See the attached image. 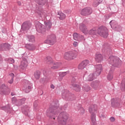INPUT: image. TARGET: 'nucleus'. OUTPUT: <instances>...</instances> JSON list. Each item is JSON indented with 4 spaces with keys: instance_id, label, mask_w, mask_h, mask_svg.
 I'll use <instances>...</instances> for the list:
<instances>
[{
    "instance_id": "1",
    "label": "nucleus",
    "mask_w": 125,
    "mask_h": 125,
    "mask_svg": "<svg viewBox=\"0 0 125 125\" xmlns=\"http://www.w3.org/2000/svg\"><path fill=\"white\" fill-rule=\"evenodd\" d=\"M45 26L46 28L44 27V25H42V23L38 22L36 25V30L39 33H41L42 34H44L45 31L47 30H50L52 26V23L50 21L44 22Z\"/></svg>"
},
{
    "instance_id": "2",
    "label": "nucleus",
    "mask_w": 125,
    "mask_h": 125,
    "mask_svg": "<svg viewBox=\"0 0 125 125\" xmlns=\"http://www.w3.org/2000/svg\"><path fill=\"white\" fill-rule=\"evenodd\" d=\"M47 64L49 65H51V68L53 70H56V69H58L62 63L61 62H55L53 61V60L51 58H47Z\"/></svg>"
},
{
    "instance_id": "3",
    "label": "nucleus",
    "mask_w": 125,
    "mask_h": 125,
    "mask_svg": "<svg viewBox=\"0 0 125 125\" xmlns=\"http://www.w3.org/2000/svg\"><path fill=\"white\" fill-rule=\"evenodd\" d=\"M78 52L76 51H72L66 52L64 55V58L66 60H74L77 58Z\"/></svg>"
},
{
    "instance_id": "4",
    "label": "nucleus",
    "mask_w": 125,
    "mask_h": 125,
    "mask_svg": "<svg viewBox=\"0 0 125 125\" xmlns=\"http://www.w3.org/2000/svg\"><path fill=\"white\" fill-rule=\"evenodd\" d=\"M108 61L109 63L113 66H115V67H119V66H121V60L120 59L117 57L111 56L108 59Z\"/></svg>"
},
{
    "instance_id": "5",
    "label": "nucleus",
    "mask_w": 125,
    "mask_h": 125,
    "mask_svg": "<svg viewBox=\"0 0 125 125\" xmlns=\"http://www.w3.org/2000/svg\"><path fill=\"white\" fill-rule=\"evenodd\" d=\"M108 61L109 63L113 66H115V67H119V66H121V60L120 59L117 57L111 56L108 59Z\"/></svg>"
},
{
    "instance_id": "6",
    "label": "nucleus",
    "mask_w": 125,
    "mask_h": 125,
    "mask_svg": "<svg viewBox=\"0 0 125 125\" xmlns=\"http://www.w3.org/2000/svg\"><path fill=\"white\" fill-rule=\"evenodd\" d=\"M97 34L103 38L108 37V29L105 26H101L97 30Z\"/></svg>"
},
{
    "instance_id": "7",
    "label": "nucleus",
    "mask_w": 125,
    "mask_h": 125,
    "mask_svg": "<svg viewBox=\"0 0 125 125\" xmlns=\"http://www.w3.org/2000/svg\"><path fill=\"white\" fill-rule=\"evenodd\" d=\"M56 42V36L54 34L48 35L47 37V40L44 41L45 43L53 45Z\"/></svg>"
},
{
    "instance_id": "8",
    "label": "nucleus",
    "mask_w": 125,
    "mask_h": 125,
    "mask_svg": "<svg viewBox=\"0 0 125 125\" xmlns=\"http://www.w3.org/2000/svg\"><path fill=\"white\" fill-rule=\"evenodd\" d=\"M111 28L114 30H116L119 32L122 31V26L119 24L115 21H111L109 23Z\"/></svg>"
},
{
    "instance_id": "9",
    "label": "nucleus",
    "mask_w": 125,
    "mask_h": 125,
    "mask_svg": "<svg viewBox=\"0 0 125 125\" xmlns=\"http://www.w3.org/2000/svg\"><path fill=\"white\" fill-rule=\"evenodd\" d=\"M91 13H92V9L90 7L84 8L81 11V14L83 15V16L90 15Z\"/></svg>"
},
{
    "instance_id": "10",
    "label": "nucleus",
    "mask_w": 125,
    "mask_h": 125,
    "mask_svg": "<svg viewBox=\"0 0 125 125\" xmlns=\"http://www.w3.org/2000/svg\"><path fill=\"white\" fill-rule=\"evenodd\" d=\"M89 64V61L86 60L83 61L81 63H80L78 65V69L79 70H83Z\"/></svg>"
},
{
    "instance_id": "11",
    "label": "nucleus",
    "mask_w": 125,
    "mask_h": 125,
    "mask_svg": "<svg viewBox=\"0 0 125 125\" xmlns=\"http://www.w3.org/2000/svg\"><path fill=\"white\" fill-rule=\"evenodd\" d=\"M79 29L85 35L88 34V30H87V27H86V25L84 23H80L79 24Z\"/></svg>"
},
{
    "instance_id": "12",
    "label": "nucleus",
    "mask_w": 125,
    "mask_h": 125,
    "mask_svg": "<svg viewBox=\"0 0 125 125\" xmlns=\"http://www.w3.org/2000/svg\"><path fill=\"white\" fill-rule=\"evenodd\" d=\"M102 71V65L97 64L95 65V74L96 76H99L100 74H101Z\"/></svg>"
},
{
    "instance_id": "13",
    "label": "nucleus",
    "mask_w": 125,
    "mask_h": 125,
    "mask_svg": "<svg viewBox=\"0 0 125 125\" xmlns=\"http://www.w3.org/2000/svg\"><path fill=\"white\" fill-rule=\"evenodd\" d=\"M31 26L32 24L29 21L24 22L21 26L22 30L26 31V30H29L30 28H31Z\"/></svg>"
},
{
    "instance_id": "14",
    "label": "nucleus",
    "mask_w": 125,
    "mask_h": 125,
    "mask_svg": "<svg viewBox=\"0 0 125 125\" xmlns=\"http://www.w3.org/2000/svg\"><path fill=\"white\" fill-rule=\"evenodd\" d=\"M60 117H61L62 119V121L63 122V124L64 125H66V123L65 122L68 120V115L66 113H62L60 114Z\"/></svg>"
},
{
    "instance_id": "15",
    "label": "nucleus",
    "mask_w": 125,
    "mask_h": 125,
    "mask_svg": "<svg viewBox=\"0 0 125 125\" xmlns=\"http://www.w3.org/2000/svg\"><path fill=\"white\" fill-rule=\"evenodd\" d=\"M26 48L30 51H34L36 50V46L33 44H27L25 45Z\"/></svg>"
},
{
    "instance_id": "16",
    "label": "nucleus",
    "mask_w": 125,
    "mask_h": 125,
    "mask_svg": "<svg viewBox=\"0 0 125 125\" xmlns=\"http://www.w3.org/2000/svg\"><path fill=\"white\" fill-rule=\"evenodd\" d=\"M95 59L97 62H100L103 60V56L101 54H97Z\"/></svg>"
},
{
    "instance_id": "17",
    "label": "nucleus",
    "mask_w": 125,
    "mask_h": 125,
    "mask_svg": "<svg viewBox=\"0 0 125 125\" xmlns=\"http://www.w3.org/2000/svg\"><path fill=\"white\" fill-rule=\"evenodd\" d=\"M27 66H28V62L26 60H23L21 61L20 67L21 69H22L23 70H25L26 68H27Z\"/></svg>"
},
{
    "instance_id": "18",
    "label": "nucleus",
    "mask_w": 125,
    "mask_h": 125,
    "mask_svg": "<svg viewBox=\"0 0 125 125\" xmlns=\"http://www.w3.org/2000/svg\"><path fill=\"white\" fill-rule=\"evenodd\" d=\"M111 105L113 107L115 106H119L120 105V100H115L114 99L111 100Z\"/></svg>"
},
{
    "instance_id": "19",
    "label": "nucleus",
    "mask_w": 125,
    "mask_h": 125,
    "mask_svg": "<svg viewBox=\"0 0 125 125\" xmlns=\"http://www.w3.org/2000/svg\"><path fill=\"white\" fill-rule=\"evenodd\" d=\"M88 34H89V35H92L93 36H94L95 35H97V30H96V28H94L90 30L89 31H88Z\"/></svg>"
},
{
    "instance_id": "20",
    "label": "nucleus",
    "mask_w": 125,
    "mask_h": 125,
    "mask_svg": "<svg viewBox=\"0 0 125 125\" xmlns=\"http://www.w3.org/2000/svg\"><path fill=\"white\" fill-rule=\"evenodd\" d=\"M92 87L95 89V90H97V89H99V82H95L91 84Z\"/></svg>"
},
{
    "instance_id": "21",
    "label": "nucleus",
    "mask_w": 125,
    "mask_h": 125,
    "mask_svg": "<svg viewBox=\"0 0 125 125\" xmlns=\"http://www.w3.org/2000/svg\"><path fill=\"white\" fill-rule=\"evenodd\" d=\"M58 114V111L56 108H53L50 113L51 116H57Z\"/></svg>"
},
{
    "instance_id": "22",
    "label": "nucleus",
    "mask_w": 125,
    "mask_h": 125,
    "mask_svg": "<svg viewBox=\"0 0 125 125\" xmlns=\"http://www.w3.org/2000/svg\"><path fill=\"white\" fill-rule=\"evenodd\" d=\"M101 2H102V0H94L93 5L94 6H98Z\"/></svg>"
},
{
    "instance_id": "23",
    "label": "nucleus",
    "mask_w": 125,
    "mask_h": 125,
    "mask_svg": "<svg viewBox=\"0 0 125 125\" xmlns=\"http://www.w3.org/2000/svg\"><path fill=\"white\" fill-rule=\"evenodd\" d=\"M94 79V75L93 73L90 74L87 77V80L89 82H91V81H93Z\"/></svg>"
},
{
    "instance_id": "24",
    "label": "nucleus",
    "mask_w": 125,
    "mask_h": 125,
    "mask_svg": "<svg viewBox=\"0 0 125 125\" xmlns=\"http://www.w3.org/2000/svg\"><path fill=\"white\" fill-rule=\"evenodd\" d=\"M79 34L75 33L73 34V39L75 41H79L80 40V36Z\"/></svg>"
},
{
    "instance_id": "25",
    "label": "nucleus",
    "mask_w": 125,
    "mask_h": 125,
    "mask_svg": "<svg viewBox=\"0 0 125 125\" xmlns=\"http://www.w3.org/2000/svg\"><path fill=\"white\" fill-rule=\"evenodd\" d=\"M73 89L74 90H76V91H80L81 90V87L79 85H77L76 84H74L73 85Z\"/></svg>"
},
{
    "instance_id": "26",
    "label": "nucleus",
    "mask_w": 125,
    "mask_h": 125,
    "mask_svg": "<svg viewBox=\"0 0 125 125\" xmlns=\"http://www.w3.org/2000/svg\"><path fill=\"white\" fill-rule=\"evenodd\" d=\"M35 78L38 80L41 77V72L39 71H37L34 73Z\"/></svg>"
},
{
    "instance_id": "27",
    "label": "nucleus",
    "mask_w": 125,
    "mask_h": 125,
    "mask_svg": "<svg viewBox=\"0 0 125 125\" xmlns=\"http://www.w3.org/2000/svg\"><path fill=\"white\" fill-rule=\"evenodd\" d=\"M24 85H25V86H28V87H27L28 89L30 90V89H32V86H31V84L30 83V82L28 81H26L25 82Z\"/></svg>"
},
{
    "instance_id": "28",
    "label": "nucleus",
    "mask_w": 125,
    "mask_h": 125,
    "mask_svg": "<svg viewBox=\"0 0 125 125\" xmlns=\"http://www.w3.org/2000/svg\"><path fill=\"white\" fill-rule=\"evenodd\" d=\"M107 79L109 81H111L113 80V72L110 71L108 76H107Z\"/></svg>"
},
{
    "instance_id": "29",
    "label": "nucleus",
    "mask_w": 125,
    "mask_h": 125,
    "mask_svg": "<svg viewBox=\"0 0 125 125\" xmlns=\"http://www.w3.org/2000/svg\"><path fill=\"white\" fill-rule=\"evenodd\" d=\"M28 38L29 42H35V37H34V36L29 35Z\"/></svg>"
},
{
    "instance_id": "30",
    "label": "nucleus",
    "mask_w": 125,
    "mask_h": 125,
    "mask_svg": "<svg viewBox=\"0 0 125 125\" xmlns=\"http://www.w3.org/2000/svg\"><path fill=\"white\" fill-rule=\"evenodd\" d=\"M7 44H4L0 46V50H6Z\"/></svg>"
},
{
    "instance_id": "31",
    "label": "nucleus",
    "mask_w": 125,
    "mask_h": 125,
    "mask_svg": "<svg viewBox=\"0 0 125 125\" xmlns=\"http://www.w3.org/2000/svg\"><path fill=\"white\" fill-rule=\"evenodd\" d=\"M60 17H59V18L61 20H63V19H65V18H66V15L63 13H61L60 14Z\"/></svg>"
},
{
    "instance_id": "32",
    "label": "nucleus",
    "mask_w": 125,
    "mask_h": 125,
    "mask_svg": "<svg viewBox=\"0 0 125 125\" xmlns=\"http://www.w3.org/2000/svg\"><path fill=\"white\" fill-rule=\"evenodd\" d=\"M91 119L93 123H95V122H96V119L95 118V114H92L91 116Z\"/></svg>"
},
{
    "instance_id": "33",
    "label": "nucleus",
    "mask_w": 125,
    "mask_h": 125,
    "mask_svg": "<svg viewBox=\"0 0 125 125\" xmlns=\"http://www.w3.org/2000/svg\"><path fill=\"white\" fill-rule=\"evenodd\" d=\"M10 77H11V80L9 81V83H13V79L14 78V74L13 73H11L10 74Z\"/></svg>"
},
{
    "instance_id": "34",
    "label": "nucleus",
    "mask_w": 125,
    "mask_h": 125,
    "mask_svg": "<svg viewBox=\"0 0 125 125\" xmlns=\"http://www.w3.org/2000/svg\"><path fill=\"white\" fill-rule=\"evenodd\" d=\"M84 90H85L86 91H89V90H90V89H91V88L90 87V86H85V87H84Z\"/></svg>"
},
{
    "instance_id": "35",
    "label": "nucleus",
    "mask_w": 125,
    "mask_h": 125,
    "mask_svg": "<svg viewBox=\"0 0 125 125\" xmlns=\"http://www.w3.org/2000/svg\"><path fill=\"white\" fill-rule=\"evenodd\" d=\"M67 75L66 72H62L60 74V78H63V77H65V76Z\"/></svg>"
},
{
    "instance_id": "36",
    "label": "nucleus",
    "mask_w": 125,
    "mask_h": 125,
    "mask_svg": "<svg viewBox=\"0 0 125 125\" xmlns=\"http://www.w3.org/2000/svg\"><path fill=\"white\" fill-rule=\"evenodd\" d=\"M84 37L83 35H80L79 41H85Z\"/></svg>"
},
{
    "instance_id": "37",
    "label": "nucleus",
    "mask_w": 125,
    "mask_h": 125,
    "mask_svg": "<svg viewBox=\"0 0 125 125\" xmlns=\"http://www.w3.org/2000/svg\"><path fill=\"white\" fill-rule=\"evenodd\" d=\"M0 88L1 89H6V88H7V87L6 86H5V84H2V85L0 86Z\"/></svg>"
},
{
    "instance_id": "38",
    "label": "nucleus",
    "mask_w": 125,
    "mask_h": 125,
    "mask_svg": "<svg viewBox=\"0 0 125 125\" xmlns=\"http://www.w3.org/2000/svg\"><path fill=\"white\" fill-rule=\"evenodd\" d=\"M79 111L80 112V113H81V114H83V113H84V109H83V107H81Z\"/></svg>"
},
{
    "instance_id": "39",
    "label": "nucleus",
    "mask_w": 125,
    "mask_h": 125,
    "mask_svg": "<svg viewBox=\"0 0 125 125\" xmlns=\"http://www.w3.org/2000/svg\"><path fill=\"white\" fill-rule=\"evenodd\" d=\"M8 62L11 63V64H12L13 63H14V60L12 58H10L8 59Z\"/></svg>"
},
{
    "instance_id": "40",
    "label": "nucleus",
    "mask_w": 125,
    "mask_h": 125,
    "mask_svg": "<svg viewBox=\"0 0 125 125\" xmlns=\"http://www.w3.org/2000/svg\"><path fill=\"white\" fill-rule=\"evenodd\" d=\"M73 44L75 47H77V46L79 45V43H78L77 42H75L73 43Z\"/></svg>"
},
{
    "instance_id": "41",
    "label": "nucleus",
    "mask_w": 125,
    "mask_h": 125,
    "mask_svg": "<svg viewBox=\"0 0 125 125\" xmlns=\"http://www.w3.org/2000/svg\"><path fill=\"white\" fill-rule=\"evenodd\" d=\"M62 95H66L67 94V91L65 90L62 91Z\"/></svg>"
},
{
    "instance_id": "42",
    "label": "nucleus",
    "mask_w": 125,
    "mask_h": 125,
    "mask_svg": "<svg viewBox=\"0 0 125 125\" xmlns=\"http://www.w3.org/2000/svg\"><path fill=\"white\" fill-rule=\"evenodd\" d=\"M110 121H111V122H115V118H114V117H111L110 118Z\"/></svg>"
},
{
    "instance_id": "43",
    "label": "nucleus",
    "mask_w": 125,
    "mask_h": 125,
    "mask_svg": "<svg viewBox=\"0 0 125 125\" xmlns=\"http://www.w3.org/2000/svg\"><path fill=\"white\" fill-rule=\"evenodd\" d=\"M55 87L54 86V85H53V84L51 85V88H52L53 89H54Z\"/></svg>"
},
{
    "instance_id": "44",
    "label": "nucleus",
    "mask_w": 125,
    "mask_h": 125,
    "mask_svg": "<svg viewBox=\"0 0 125 125\" xmlns=\"http://www.w3.org/2000/svg\"><path fill=\"white\" fill-rule=\"evenodd\" d=\"M18 4H19V5H21V2L20 1L18 2Z\"/></svg>"
},
{
    "instance_id": "45",
    "label": "nucleus",
    "mask_w": 125,
    "mask_h": 125,
    "mask_svg": "<svg viewBox=\"0 0 125 125\" xmlns=\"http://www.w3.org/2000/svg\"><path fill=\"white\" fill-rule=\"evenodd\" d=\"M22 112H23V113H24V114H25V115H27V113H26L25 112V110H22Z\"/></svg>"
},
{
    "instance_id": "46",
    "label": "nucleus",
    "mask_w": 125,
    "mask_h": 125,
    "mask_svg": "<svg viewBox=\"0 0 125 125\" xmlns=\"http://www.w3.org/2000/svg\"><path fill=\"white\" fill-rule=\"evenodd\" d=\"M4 94V92H0V94Z\"/></svg>"
},
{
    "instance_id": "47",
    "label": "nucleus",
    "mask_w": 125,
    "mask_h": 125,
    "mask_svg": "<svg viewBox=\"0 0 125 125\" xmlns=\"http://www.w3.org/2000/svg\"><path fill=\"white\" fill-rule=\"evenodd\" d=\"M62 78H61L60 79H59V81H62Z\"/></svg>"
},
{
    "instance_id": "48",
    "label": "nucleus",
    "mask_w": 125,
    "mask_h": 125,
    "mask_svg": "<svg viewBox=\"0 0 125 125\" xmlns=\"http://www.w3.org/2000/svg\"><path fill=\"white\" fill-rule=\"evenodd\" d=\"M14 99H15V98H13L12 99V101L14 100Z\"/></svg>"
},
{
    "instance_id": "49",
    "label": "nucleus",
    "mask_w": 125,
    "mask_h": 125,
    "mask_svg": "<svg viewBox=\"0 0 125 125\" xmlns=\"http://www.w3.org/2000/svg\"><path fill=\"white\" fill-rule=\"evenodd\" d=\"M54 120H55V118H54Z\"/></svg>"
},
{
    "instance_id": "50",
    "label": "nucleus",
    "mask_w": 125,
    "mask_h": 125,
    "mask_svg": "<svg viewBox=\"0 0 125 125\" xmlns=\"http://www.w3.org/2000/svg\"><path fill=\"white\" fill-rule=\"evenodd\" d=\"M26 92H27V91H26Z\"/></svg>"
},
{
    "instance_id": "51",
    "label": "nucleus",
    "mask_w": 125,
    "mask_h": 125,
    "mask_svg": "<svg viewBox=\"0 0 125 125\" xmlns=\"http://www.w3.org/2000/svg\"><path fill=\"white\" fill-rule=\"evenodd\" d=\"M62 121V120H61Z\"/></svg>"
}]
</instances>
